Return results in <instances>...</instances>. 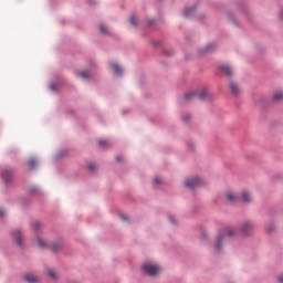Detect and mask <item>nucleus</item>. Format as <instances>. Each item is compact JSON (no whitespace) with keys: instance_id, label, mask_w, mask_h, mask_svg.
Here are the masks:
<instances>
[{"instance_id":"1","label":"nucleus","mask_w":283,"mask_h":283,"mask_svg":"<svg viewBox=\"0 0 283 283\" xmlns=\"http://www.w3.org/2000/svg\"><path fill=\"white\" fill-rule=\"evenodd\" d=\"M238 235V229L235 228H226L223 229L219 235L217 237V242H216V251H221L222 249V242H227L228 238H233Z\"/></svg>"},{"instance_id":"2","label":"nucleus","mask_w":283,"mask_h":283,"mask_svg":"<svg viewBox=\"0 0 283 283\" xmlns=\"http://www.w3.org/2000/svg\"><path fill=\"white\" fill-rule=\"evenodd\" d=\"M142 271L145 275H149L150 277H156L160 273V266L154 263H144L142 265Z\"/></svg>"},{"instance_id":"3","label":"nucleus","mask_w":283,"mask_h":283,"mask_svg":"<svg viewBox=\"0 0 283 283\" xmlns=\"http://www.w3.org/2000/svg\"><path fill=\"white\" fill-rule=\"evenodd\" d=\"M207 97V88H202L201 91H192L185 94V101H193V98H199L203 101Z\"/></svg>"},{"instance_id":"4","label":"nucleus","mask_w":283,"mask_h":283,"mask_svg":"<svg viewBox=\"0 0 283 283\" xmlns=\"http://www.w3.org/2000/svg\"><path fill=\"white\" fill-rule=\"evenodd\" d=\"M202 179H200L199 177H193L185 181V186L188 189H198V187H202Z\"/></svg>"},{"instance_id":"5","label":"nucleus","mask_w":283,"mask_h":283,"mask_svg":"<svg viewBox=\"0 0 283 283\" xmlns=\"http://www.w3.org/2000/svg\"><path fill=\"white\" fill-rule=\"evenodd\" d=\"M251 231H253V224L251 222L247 221L242 223L241 230H240L241 234L249 235Z\"/></svg>"},{"instance_id":"6","label":"nucleus","mask_w":283,"mask_h":283,"mask_svg":"<svg viewBox=\"0 0 283 283\" xmlns=\"http://www.w3.org/2000/svg\"><path fill=\"white\" fill-rule=\"evenodd\" d=\"M12 238L13 240H15V244H18V247H23V241H22V235H21V231L15 230L12 232Z\"/></svg>"},{"instance_id":"7","label":"nucleus","mask_w":283,"mask_h":283,"mask_svg":"<svg viewBox=\"0 0 283 283\" xmlns=\"http://www.w3.org/2000/svg\"><path fill=\"white\" fill-rule=\"evenodd\" d=\"M24 280H25V282H29V283H40L41 282V279L39 276H36V274H32V273L25 274Z\"/></svg>"},{"instance_id":"8","label":"nucleus","mask_w":283,"mask_h":283,"mask_svg":"<svg viewBox=\"0 0 283 283\" xmlns=\"http://www.w3.org/2000/svg\"><path fill=\"white\" fill-rule=\"evenodd\" d=\"M2 180L6 184L10 182V180H12V170L2 171Z\"/></svg>"},{"instance_id":"9","label":"nucleus","mask_w":283,"mask_h":283,"mask_svg":"<svg viewBox=\"0 0 283 283\" xmlns=\"http://www.w3.org/2000/svg\"><path fill=\"white\" fill-rule=\"evenodd\" d=\"M272 98H273V101H275L276 103H280V101H283V92H282V91H276V92H274Z\"/></svg>"},{"instance_id":"10","label":"nucleus","mask_w":283,"mask_h":283,"mask_svg":"<svg viewBox=\"0 0 283 283\" xmlns=\"http://www.w3.org/2000/svg\"><path fill=\"white\" fill-rule=\"evenodd\" d=\"M230 90L232 94H234V96H238V94H240V87L233 82L230 83Z\"/></svg>"},{"instance_id":"11","label":"nucleus","mask_w":283,"mask_h":283,"mask_svg":"<svg viewBox=\"0 0 283 283\" xmlns=\"http://www.w3.org/2000/svg\"><path fill=\"white\" fill-rule=\"evenodd\" d=\"M48 275L50 279H52L54 282H56V280H59V273L54 270H48Z\"/></svg>"},{"instance_id":"12","label":"nucleus","mask_w":283,"mask_h":283,"mask_svg":"<svg viewBox=\"0 0 283 283\" xmlns=\"http://www.w3.org/2000/svg\"><path fill=\"white\" fill-rule=\"evenodd\" d=\"M112 67L115 72V74H117V76H120L123 74V69L117 63H113Z\"/></svg>"},{"instance_id":"13","label":"nucleus","mask_w":283,"mask_h":283,"mask_svg":"<svg viewBox=\"0 0 283 283\" xmlns=\"http://www.w3.org/2000/svg\"><path fill=\"white\" fill-rule=\"evenodd\" d=\"M227 200H229V202H237L238 201V195L230 191V192L227 193Z\"/></svg>"},{"instance_id":"14","label":"nucleus","mask_w":283,"mask_h":283,"mask_svg":"<svg viewBox=\"0 0 283 283\" xmlns=\"http://www.w3.org/2000/svg\"><path fill=\"white\" fill-rule=\"evenodd\" d=\"M221 70H223V72H224L228 76H232V75H233V69H231V66H229V65H223V66H221Z\"/></svg>"},{"instance_id":"15","label":"nucleus","mask_w":283,"mask_h":283,"mask_svg":"<svg viewBox=\"0 0 283 283\" xmlns=\"http://www.w3.org/2000/svg\"><path fill=\"white\" fill-rule=\"evenodd\" d=\"M242 200H243V202H251V192H249V191H243V193H242Z\"/></svg>"},{"instance_id":"16","label":"nucleus","mask_w":283,"mask_h":283,"mask_svg":"<svg viewBox=\"0 0 283 283\" xmlns=\"http://www.w3.org/2000/svg\"><path fill=\"white\" fill-rule=\"evenodd\" d=\"M36 243H38V247H40L41 249H46L48 247V242L43 241V239L41 238L36 239Z\"/></svg>"},{"instance_id":"17","label":"nucleus","mask_w":283,"mask_h":283,"mask_svg":"<svg viewBox=\"0 0 283 283\" xmlns=\"http://www.w3.org/2000/svg\"><path fill=\"white\" fill-rule=\"evenodd\" d=\"M193 12H196V8L191 7V8H186L185 10V17H191V14H193Z\"/></svg>"},{"instance_id":"18","label":"nucleus","mask_w":283,"mask_h":283,"mask_svg":"<svg viewBox=\"0 0 283 283\" xmlns=\"http://www.w3.org/2000/svg\"><path fill=\"white\" fill-rule=\"evenodd\" d=\"M77 76H80L84 81H87V78H90V74L87 72H85V71L77 72Z\"/></svg>"},{"instance_id":"19","label":"nucleus","mask_w":283,"mask_h":283,"mask_svg":"<svg viewBox=\"0 0 283 283\" xmlns=\"http://www.w3.org/2000/svg\"><path fill=\"white\" fill-rule=\"evenodd\" d=\"M99 32L101 34H109V30L104 24L99 25Z\"/></svg>"},{"instance_id":"20","label":"nucleus","mask_w":283,"mask_h":283,"mask_svg":"<svg viewBox=\"0 0 283 283\" xmlns=\"http://www.w3.org/2000/svg\"><path fill=\"white\" fill-rule=\"evenodd\" d=\"M130 24L133 25V28H136V25H138V20L136 19V15L130 17Z\"/></svg>"},{"instance_id":"21","label":"nucleus","mask_w":283,"mask_h":283,"mask_svg":"<svg viewBox=\"0 0 283 283\" xmlns=\"http://www.w3.org/2000/svg\"><path fill=\"white\" fill-rule=\"evenodd\" d=\"M29 165L31 169H34V167H36V159L32 158L29 160Z\"/></svg>"},{"instance_id":"22","label":"nucleus","mask_w":283,"mask_h":283,"mask_svg":"<svg viewBox=\"0 0 283 283\" xmlns=\"http://www.w3.org/2000/svg\"><path fill=\"white\" fill-rule=\"evenodd\" d=\"M40 228H41V224L39 223V221H35L32 223V229H34L35 231H39Z\"/></svg>"},{"instance_id":"23","label":"nucleus","mask_w":283,"mask_h":283,"mask_svg":"<svg viewBox=\"0 0 283 283\" xmlns=\"http://www.w3.org/2000/svg\"><path fill=\"white\" fill-rule=\"evenodd\" d=\"M49 247L52 249V251H59V249H61V245L56 244V243H53V244H51Z\"/></svg>"},{"instance_id":"24","label":"nucleus","mask_w":283,"mask_h":283,"mask_svg":"<svg viewBox=\"0 0 283 283\" xmlns=\"http://www.w3.org/2000/svg\"><path fill=\"white\" fill-rule=\"evenodd\" d=\"M154 184H155V185H161V184H163V178H160V177H155Z\"/></svg>"},{"instance_id":"25","label":"nucleus","mask_w":283,"mask_h":283,"mask_svg":"<svg viewBox=\"0 0 283 283\" xmlns=\"http://www.w3.org/2000/svg\"><path fill=\"white\" fill-rule=\"evenodd\" d=\"M98 144H99L101 147H105V146L107 145V140L101 139V140L98 142Z\"/></svg>"},{"instance_id":"26","label":"nucleus","mask_w":283,"mask_h":283,"mask_svg":"<svg viewBox=\"0 0 283 283\" xmlns=\"http://www.w3.org/2000/svg\"><path fill=\"white\" fill-rule=\"evenodd\" d=\"M120 219L124 221V222H127V220H129V217L127 214H120Z\"/></svg>"},{"instance_id":"27","label":"nucleus","mask_w":283,"mask_h":283,"mask_svg":"<svg viewBox=\"0 0 283 283\" xmlns=\"http://www.w3.org/2000/svg\"><path fill=\"white\" fill-rule=\"evenodd\" d=\"M88 169H90L91 171H94V170L96 169V165L90 164V165H88Z\"/></svg>"},{"instance_id":"28","label":"nucleus","mask_w":283,"mask_h":283,"mask_svg":"<svg viewBox=\"0 0 283 283\" xmlns=\"http://www.w3.org/2000/svg\"><path fill=\"white\" fill-rule=\"evenodd\" d=\"M169 222H171V224H176V218H174V216L169 217Z\"/></svg>"},{"instance_id":"29","label":"nucleus","mask_w":283,"mask_h":283,"mask_svg":"<svg viewBox=\"0 0 283 283\" xmlns=\"http://www.w3.org/2000/svg\"><path fill=\"white\" fill-rule=\"evenodd\" d=\"M189 118H191V116H190V115H186V116H184V122H185V123H188Z\"/></svg>"},{"instance_id":"30","label":"nucleus","mask_w":283,"mask_h":283,"mask_svg":"<svg viewBox=\"0 0 283 283\" xmlns=\"http://www.w3.org/2000/svg\"><path fill=\"white\" fill-rule=\"evenodd\" d=\"M116 160H117V163H123V156H117Z\"/></svg>"},{"instance_id":"31","label":"nucleus","mask_w":283,"mask_h":283,"mask_svg":"<svg viewBox=\"0 0 283 283\" xmlns=\"http://www.w3.org/2000/svg\"><path fill=\"white\" fill-rule=\"evenodd\" d=\"M6 216V210L0 209V218H3Z\"/></svg>"},{"instance_id":"32","label":"nucleus","mask_w":283,"mask_h":283,"mask_svg":"<svg viewBox=\"0 0 283 283\" xmlns=\"http://www.w3.org/2000/svg\"><path fill=\"white\" fill-rule=\"evenodd\" d=\"M211 50H213V44H210V45H208V48H207V51H208V52H211Z\"/></svg>"},{"instance_id":"33","label":"nucleus","mask_w":283,"mask_h":283,"mask_svg":"<svg viewBox=\"0 0 283 283\" xmlns=\"http://www.w3.org/2000/svg\"><path fill=\"white\" fill-rule=\"evenodd\" d=\"M51 90L53 91V92H55V90H56V85H51Z\"/></svg>"},{"instance_id":"34","label":"nucleus","mask_w":283,"mask_h":283,"mask_svg":"<svg viewBox=\"0 0 283 283\" xmlns=\"http://www.w3.org/2000/svg\"><path fill=\"white\" fill-rule=\"evenodd\" d=\"M279 282L283 283V275L279 276Z\"/></svg>"},{"instance_id":"35","label":"nucleus","mask_w":283,"mask_h":283,"mask_svg":"<svg viewBox=\"0 0 283 283\" xmlns=\"http://www.w3.org/2000/svg\"><path fill=\"white\" fill-rule=\"evenodd\" d=\"M280 17H281V19H283V9H282V11L280 13Z\"/></svg>"}]
</instances>
